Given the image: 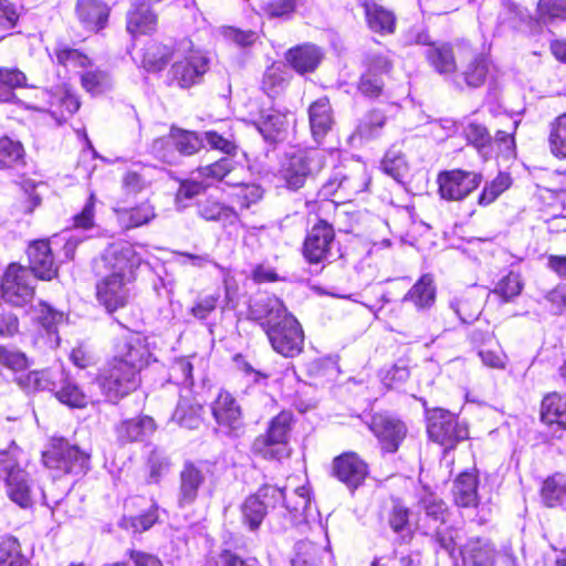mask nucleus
Listing matches in <instances>:
<instances>
[{
	"label": "nucleus",
	"instance_id": "4",
	"mask_svg": "<svg viewBox=\"0 0 566 566\" xmlns=\"http://www.w3.org/2000/svg\"><path fill=\"white\" fill-rule=\"evenodd\" d=\"M140 258L134 247L128 242H114L109 244L98 259L94 261L96 275H114L135 280V269Z\"/></svg>",
	"mask_w": 566,
	"mask_h": 566
},
{
	"label": "nucleus",
	"instance_id": "52",
	"mask_svg": "<svg viewBox=\"0 0 566 566\" xmlns=\"http://www.w3.org/2000/svg\"><path fill=\"white\" fill-rule=\"evenodd\" d=\"M23 146L9 137L0 138V168H11L23 160Z\"/></svg>",
	"mask_w": 566,
	"mask_h": 566
},
{
	"label": "nucleus",
	"instance_id": "7",
	"mask_svg": "<svg viewBox=\"0 0 566 566\" xmlns=\"http://www.w3.org/2000/svg\"><path fill=\"white\" fill-rule=\"evenodd\" d=\"M203 145V138L197 133L172 127L169 135L157 138L151 145V153L163 163L175 165L178 156L174 148L182 156L198 153Z\"/></svg>",
	"mask_w": 566,
	"mask_h": 566
},
{
	"label": "nucleus",
	"instance_id": "42",
	"mask_svg": "<svg viewBox=\"0 0 566 566\" xmlns=\"http://www.w3.org/2000/svg\"><path fill=\"white\" fill-rule=\"evenodd\" d=\"M490 70L489 60L482 55H474L462 71V77L468 86L479 87L485 80Z\"/></svg>",
	"mask_w": 566,
	"mask_h": 566
},
{
	"label": "nucleus",
	"instance_id": "27",
	"mask_svg": "<svg viewBox=\"0 0 566 566\" xmlns=\"http://www.w3.org/2000/svg\"><path fill=\"white\" fill-rule=\"evenodd\" d=\"M255 126L269 143H277L285 138L289 122L286 115L277 109L262 112Z\"/></svg>",
	"mask_w": 566,
	"mask_h": 566
},
{
	"label": "nucleus",
	"instance_id": "28",
	"mask_svg": "<svg viewBox=\"0 0 566 566\" xmlns=\"http://www.w3.org/2000/svg\"><path fill=\"white\" fill-rule=\"evenodd\" d=\"M430 66L441 75H451L457 71V61L451 44L437 42L426 50Z\"/></svg>",
	"mask_w": 566,
	"mask_h": 566
},
{
	"label": "nucleus",
	"instance_id": "64",
	"mask_svg": "<svg viewBox=\"0 0 566 566\" xmlns=\"http://www.w3.org/2000/svg\"><path fill=\"white\" fill-rule=\"evenodd\" d=\"M233 168L234 161L229 157H223L211 165L200 167L198 172L202 177L221 180L228 176Z\"/></svg>",
	"mask_w": 566,
	"mask_h": 566
},
{
	"label": "nucleus",
	"instance_id": "39",
	"mask_svg": "<svg viewBox=\"0 0 566 566\" xmlns=\"http://www.w3.org/2000/svg\"><path fill=\"white\" fill-rule=\"evenodd\" d=\"M171 56L172 51L169 46L153 42L144 49L142 63L148 72H159L167 65Z\"/></svg>",
	"mask_w": 566,
	"mask_h": 566
},
{
	"label": "nucleus",
	"instance_id": "1",
	"mask_svg": "<svg viewBox=\"0 0 566 566\" xmlns=\"http://www.w3.org/2000/svg\"><path fill=\"white\" fill-rule=\"evenodd\" d=\"M250 315L260 322L276 353L294 357L302 352L304 333L301 324L280 298L273 295L258 296L250 304Z\"/></svg>",
	"mask_w": 566,
	"mask_h": 566
},
{
	"label": "nucleus",
	"instance_id": "57",
	"mask_svg": "<svg viewBox=\"0 0 566 566\" xmlns=\"http://www.w3.org/2000/svg\"><path fill=\"white\" fill-rule=\"evenodd\" d=\"M511 186V178L507 174H499L490 184H488L479 197V203L488 206L494 202L499 196Z\"/></svg>",
	"mask_w": 566,
	"mask_h": 566
},
{
	"label": "nucleus",
	"instance_id": "13",
	"mask_svg": "<svg viewBox=\"0 0 566 566\" xmlns=\"http://www.w3.org/2000/svg\"><path fill=\"white\" fill-rule=\"evenodd\" d=\"M209 60L199 51L189 50L181 59H177L171 69V80L181 88L191 87L201 82L208 71Z\"/></svg>",
	"mask_w": 566,
	"mask_h": 566
},
{
	"label": "nucleus",
	"instance_id": "10",
	"mask_svg": "<svg viewBox=\"0 0 566 566\" xmlns=\"http://www.w3.org/2000/svg\"><path fill=\"white\" fill-rule=\"evenodd\" d=\"M427 431L432 441L446 449H452L468 438V429L458 422L454 415L443 409H436L429 415Z\"/></svg>",
	"mask_w": 566,
	"mask_h": 566
},
{
	"label": "nucleus",
	"instance_id": "29",
	"mask_svg": "<svg viewBox=\"0 0 566 566\" xmlns=\"http://www.w3.org/2000/svg\"><path fill=\"white\" fill-rule=\"evenodd\" d=\"M114 212L118 224L125 230L147 224L156 217L155 208L148 201L132 208H114Z\"/></svg>",
	"mask_w": 566,
	"mask_h": 566
},
{
	"label": "nucleus",
	"instance_id": "23",
	"mask_svg": "<svg viewBox=\"0 0 566 566\" xmlns=\"http://www.w3.org/2000/svg\"><path fill=\"white\" fill-rule=\"evenodd\" d=\"M461 555L464 566H494L495 563V547L488 538L468 539Z\"/></svg>",
	"mask_w": 566,
	"mask_h": 566
},
{
	"label": "nucleus",
	"instance_id": "16",
	"mask_svg": "<svg viewBox=\"0 0 566 566\" xmlns=\"http://www.w3.org/2000/svg\"><path fill=\"white\" fill-rule=\"evenodd\" d=\"M217 423L228 433L239 436L243 429L242 411L234 397L221 391L211 406Z\"/></svg>",
	"mask_w": 566,
	"mask_h": 566
},
{
	"label": "nucleus",
	"instance_id": "62",
	"mask_svg": "<svg viewBox=\"0 0 566 566\" xmlns=\"http://www.w3.org/2000/svg\"><path fill=\"white\" fill-rule=\"evenodd\" d=\"M27 76L19 69L0 67V90L7 88V97L11 95V91L19 87H25Z\"/></svg>",
	"mask_w": 566,
	"mask_h": 566
},
{
	"label": "nucleus",
	"instance_id": "5",
	"mask_svg": "<svg viewBox=\"0 0 566 566\" xmlns=\"http://www.w3.org/2000/svg\"><path fill=\"white\" fill-rule=\"evenodd\" d=\"M0 479L4 480L8 497L22 509L33 505V488L29 474L10 452L0 453Z\"/></svg>",
	"mask_w": 566,
	"mask_h": 566
},
{
	"label": "nucleus",
	"instance_id": "63",
	"mask_svg": "<svg viewBox=\"0 0 566 566\" xmlns=\"http://www.w3.org/2000/svg\"><path fill=\"white\" fill-rule=\"evenodd\" d=\"M0 363L14 371L23 370L29 366V360L24 353L4 346H0Z\"/></svg>",
	"mask_w": 566,
	"mask_h": 566
},
{
	"label": "nucleus",
	"instance_id": "3",
	"mask_svg": "<svg viewBox=\"0 0 566 566\" xmlns=\"http://www.w3.org/2000/svg\"><path fill=\"white\" fill-rule=\"evenodd\" d=\"M97 382L105 398L116 403L135 391L140 382V375L127 365L108 360L99 370Z\"/></svg>",
	"mask_w": 566,
	"mask_h": 566
},
{
	"label": "nucleus",
	"instance_id": "11",
	"mask_svg": "<svg viewBox=\"0 0 566 566\" xmlns=\"http://www.w3.org/2000/svg\"><path fill=\"white\" fill-rule=\"evenodd\" d=\"M439 193L449 201H460L474 191L482 181L481 174L453 169L438 175Z\"/></svg>",
	"mask_w": 566,
	"mask_h": 566
},
{
	"label": "nucleus",
	"instance_id": "53",
	"mask_svg": "<svg viewBox=\"0 0 566 566\" xmlns=\"http://www.w3.org/2000/svg\"><path fill=\"white\" fill-rule=\"evenodd\" d=\"M286 86V78L281 66L272 65L266 69L262 78V90L270 96L279 95Z\"/></svg>",
	"mask_w": 566,
	"mask_h": 566
},
{
	"label": "nucleus",
	"instance_id": "61",
	"mask_svg": "<svg viewBox=\"0 0 566 566\" xmlns=\"http://www.w3.org/2000/svg\"><path fill=\"white\" fill-rule=\"evenodd\" d=\"M259 500L265 504L266 510H275L276 507H283V502L286 500V493L284 489L264 484L255 493Z\"/></svg>",
	"mask_w": 566,
	"mask_h": 566
},
{
	"label": "nucleus",
	"instance_id": "55",
	"mask_svg": "<svg viewBox=\"0 0 566 566\" xmlns=\"http://www.w3.org/2000/svg\"><path fill=\"white\" fill-rule=\"evenodd\" d=\"M56 61L59 64L69 69L86 70L92 65L87 55L78 50L71 48H60L55 51Z\"/></svg>",
	"mask_w": 566,
	"mask_h": 566
},
{
	"label": "nucleus",
	"instance_id": "59",
	"mask_svg": "<svg viewBox=\"0 0 566 566\" xmlns=\"http://www.w3.org/2000/svg\"><path fill=\"white\" fill-rule=\"evenodd\" d=\"M311 504L310 493L305 486L296 488L283 502V509L291 514H304Z\"/></svg>",
	"mask_w": 566,
	"mask_h": 566
},
{
	"label": "nucleus",
	"instance_id": "25",
	"mask_svg": "<svg viewBox=\"0 0 566 566\" xmlns=\"http://www.w3.org/2000/svg\"><path fill=\"white\" fill-rule=\"evenodd\" d=\"M322 57L319 48L308 43L292 48L286 53V61L300 74L314 72Z\"/></svg>",
	"mask_w": 566,
	"mask_h": 566
},
{
	"label": "nucleus",
	"instance_id": "14",
	"mask_svg": "<svg viewBox=\"0 0 566 566\" xmlns=\"http://www.w3.org/2000/svg\"><path fill=\"white\" fill-rule=\"evenodd\" d=\"M335 239L332 224L319 220L308 231L304 244L303 255L310 263H323L331 256V247Z\"/></svg>",
	"mask_w": 566,
	"mask_h": 566
},
{
	"label": "nucleus",
	"instance_id": "15",
	"mask_svg": "<svg viewBox=\"0 0 566 566\" xmlns=\"http://www.w3.org/2000/svg\"><path fill=\"white\" fill-rule=\"evenodd\" d=\"M369 428L379 440L381 448L386 452L390 453L398 450L407 434L405 423L396 417L387 413L374 415L369 423Z\"/></svg>",
	"mask_w": 566,
	"mask_h": 566
},
{
	"label": "nucleus",
	"instance_id": "9",
	"mask_svg": "<svg viewBox=\"0 0 566 566\" xmlns=\"http://www.w3.org/2000/svg\"><path fill=\"white\" fill-rule=\"evenodd\" d=\"M33 276L30 271L15 263L10 264L1 281V296L13 306H24L34 296Z\"/></svg>",
	"mask_w": 566,
	"mask_h": 566
},
{
	"label": "nucleus",
	"instance_id": "21",
	"mask_svg": "<svg viewBox=\"0 0 566 566\" xmlns=\"http://www.w3.org/2000/svg\"><path fill=\"white\" fill-rule=\"evenodd\" d=\"M390 61L381 54L367 56V71L361 75L358 90L368 97H377L384 87L382 75L390 71Z\"/></svg>",
	"mask_w": 566,
	"mask_h": 566
},
{
	"label": "nucleus",
	"instance_id": "8",
	"mask_svg": "<svg viewBox=\"0 0 566 566\" xmlns=\"http://www.w3.org/2000/svg\"><path fill=\"white\" fill-rule=\"evenodd\" d=\"M325 165V154L321 149L312 148L298 150L291 155L284 166L283 177L292 190L305 185L308 178L315 177Z\"/></svg>",
	"mask_w": 566,
	"mask_h": 566
},
{
	"label": "nucleus",
	"instance_id": "43",
	"mask_svg": "<svg viewBox=\"0 0 566 566\" xmlns=\"http://www.w3.org/2000/svg\"><path fill=\"white\" fill-rule=\"evenodd\" d=\"M243 523L248 525L251 531L260 527L263 518L269 513L262 500H259L256 494L250 495L241 505Z\"/></svg>",
	"mask_w": 566,
	"mask_h": 566
},
{
	"label": "nucleus",
	"instance_id": "48",
	"mask_svg": "<svg viewBox=\"0 0 566 566\" xmlns=\"http://www.w3.org/2000/svg\"><path fill=\"white\" fill-rule=\"evenodd\" d=\"M25 558L20 543L12 536L0 538V566H22Z\"/></svg>",
	"mask_w": 566,
	"mask_h": 566
},
{
	"label": "nucleus",
	"instance_id": "6",
	"mask_svg": "<svg viewBox=\"0 0 566 566\" xmlns=\"http://www.w3.org/2000/svg\"><path fill=\"white\" fill-rule=\"evenodd\" d=\"M42 459L45 467L74 475L85 474L90 468V454L64 439H54Z\"/></svg>",
	"mask_w": 566,
	"mask_h": 566
},
{
	"label": "nucleus",
	"instance_id": "30",
	"mask_svg": "<svg viewBox=\"0 0 566 566\" xmlns=\"http://www.w3.org/2000/svg\"><path fill=\"white\" fill-rule=\"evenodd\" d=\"M29 315L32 321L38 322L48 333L51 343L59 344V336L56 335L57 325L64 319L63 312L54 310L48 303L39 302L36 305H32Z\"/></svg>",
	"mask_w": 566,
	"mask_h": 566
},
{
	"label": "nucleus",
	"instance_id": "38",
	"mask_svg": "<svg viewBox=\"0 0 566 566\" xmlns=\"http://www.w3.org/2000/svg\"><path fill=\"white\" fill-rule=\"evenodd\" d=\"M541 496L544 504L548 507L562 504L566 497V474L555 473L548 476L543 482Z\"/></svg>",
	"mask_w": 566,
	"mask_h": 566
},
{
	"label": "nucleus",
	"instance_id": "20",
	"mask_svg": "<svg viewBox=\"0 0 566 566\" xmlns=\"http://www.w3.org/2000/svg\"><path fill=\"white\" fill-rule=\"evenodd\" d=\"M29 268L31 275L43 281H50L57 275V265L48 240H38L28 248Z\"/></svg>",
	"mask_w": 566,
	"mask_h": 566
},
{
	"label": "nucleus",
	"instance_id": "44",
	"mask_svg": "<svg viewBox=\"0 0 566 566\" xmlns=\"http://www.w3.org/2000/svg\"><path fill=\"white\" fill-rule=\"evenodd\" d=\"M409 515L410 512L407 506L398 500L392 501V506L388 513V523L391 530L397 534H401L405 541L411 538Z\"/></svg>",
	"mask_w": 566,
	"mask_h": 566
},
{
	"label": "nucleus",
	"instance_id": "40",
	"mask_svg": "<svg viewBox=\"0 0 566 566\" xmlns=\"http://www.w3.org/2000/svg\"><path fill=\"white\" fill-rule=\"evenodd\" d=\"M463 134L470 145H472L484 157L490 155L493 148L492 136L488 128L479 123L471 122L464 129Z\"/></svg>",
	"mask_w": 566,
	"mask_h": 566
},
{
	"label": "nucleus",
	"instance_id": "45",
	"mask_svg": "<svg viewBox=\"0 0 566 566\" xmlns=\"http://www.w3.org/2000/svg\"><path fill=\"white\" fill-rule=\"evenodd\" d=\"M548 145L555 157L566 158V112L551 124Z\"/></svg>",
	"mask_w": 566,
	"mask_h": 566
},
{
	"label": "nucleus",
	"instance_id": "33",
	"mask_svg": "<svg viewBox=\"0 0 566 566\" xmlns=\"http://www.w3.org/2000/svg\"><path fill=\"white\" fill-rule=\"evenodd\" d=\"M541 417L547 424H557L566 429V395L552 392L544 397Z\"/></svg>",
	"mask_w": 566,
	"mask_h": 566
},
{
	"label": "nucleus",
	"instance_id": "50",
	"mask_svg": "<svg viewBox=\"0 0 566 566\" xmlns=\"http://www.w3.org/2000/svg\"><path fill=\"white\" fill-rule=\"evenodd\" d=\"M537 18L542 23L566 21V0H539Z\"/></svg>",
	"mask_w": 566,
	"mask_h": 566
},
{
	"label": "nucleus",
	"instance_id": "36",
	"mask_svg": "<svg viewBox=\"0 0 566 566\" xmlns=\"http://www.w3.org/2000/svg\"><path fill=\"white\" fill-rule=\"evenodd\" d=\"M49 95L50 113L60 125L80 108L78 98L66 91L60 90L55 93H49Z\"/></svg>",
	"mask_w": 566,
	"mask_h": 566
},
{
	"label": "nucleus",
	"instance_id": "60",
	"mask_svg": "<svg viewBox=\"0 0 566 566\" xmlns=\"http://www.w3.org/2000/svg\"><path fill=\"white\" fill-rule=\"evenodd\" d=\"M169 380L185 387L192 386V364L187 358L176 359L169 369Z\"/></svg>",
	"mask_w": 566,
	"mask_h": 566
},
{
	"label": "nucleus",
	"instance_id": "54",
	"mask_svg": "<svg viewBox=\"0 0 566 566\" xmlns=\"http://www.w3.org/2000/svg\"><path fill=\"white\" fill-rule=\"evenodd\" d=\"M523 283L518 273L510 272L507 275L502 277L493 290V293L499 295L504 302H509L512 298L521 294Z\"/></svg>",
	"mask_w": 566,
	"mask_h": 566
},
{
	"label": "nucleus",
	"instance_id": "56",
	"mask_svg": "<svg viewBox=\"0 0 566 566\" xmlns=\"http://www.w3.org/2000/svg\"><path fill=\"white\" fill-rule=\"evenodd\" d=\"M305 0H269L262 10L270 18H290Z\"/></svg>",
	"mask_w": 566,
	"mask_h": 566
},
{
	"label": "nucleus",
	"instance_id": "2",
	"mask_svg": "<svg viewBox=\"0 0 566 566\" xmlns=\"http://www.w3.org/2000/svg\"><path fill=\"white\" fill-rule=\"evenodd\" d=\"M293 422L290 411H282L269 423L265 433L255 438L252 452L265 460H282L290 455L289 434Z\"/></svg>",
	"mask_w": 566,
	"mask_h": 566
},
{
	"label": "nucleus",
	"instance_id": "34",
	"mask_svg": "<svg viewBox=\"0 0 566 566\" xmlns=\"http://www.w3.org/2000/svg\"><path fill=\"white\" fill-rule=\"evenodd\" d=\"M155 422L150 417H140L123 421L117 427L118 439L123 442L143 440L155 431Z\"/></svg>",
	"mask_w": 566,
	"mask_h": 566
},
{
	"label": "nucleus",
	"instance_id": "31",
	"mask_svg": "<svg viewBox=\"0 0 566 566\" xmlns=\"http://www.w3.org/2000/svg\"><path fill=\"white\" fill-rule=\"evenodd\" d=\"M368 27L377 33L389 34L395 30L396 19L391 11L374 1L363 3Z\"/></svg>",
	"mask_w": 566,
	"mask_h": 566
},
{
	"label": "nucleus",
	"instance_id": "24",
	"mask_svg": "<svg viewBox=\"0 0 566 566\" xmlns=\"http://www.w3.org/2000/svg\"><path fill=\"white\" fill-rule=\"evenodd\" d=\"M76 14L86 29L98 31L107 23L109 8L99 0H78Z\"/></svg>",
	"mask_w": 566,
	"mask_h": 566
},
{
	"label": "nucleus",
	"instance_id": "26",
	"mask_svg": "<svg viewBox=\"0 0 566 566\" xmlns=\"http://www.w3.org/2000/svg\"><path fill=\"white\" fill-rule=\"evenodd\" d=\"M311 132L315 140H321L332 129L333 111L327 97H321L308 107Z\"/></svg>",
	"mask_w": 566,
	"mask_h": 566
},
{
	"label": "nucleus",
	"instance_id": "51",
	"mask_svg": "<svg viewBox=\"0 0 566 566\" xmlns=\"http://www.w3.org/2000/svg\"><path fill=\"white\" fill-rule=\"evenodd\" d=\"M385 174L398 182H402L408 175V164L400 151L388 150L381 161Z\"/></svg>",
	"mask_w": 566,
	"mask_h": 566
},
{
	"label": "nucleus",
	"instance_id": "18",
	"mask_svg": "<svg viewBox=\"0 0 566 566\" xmlns=\"http://www.w3.org/2000/svg\"><path fill=\"white\" fill-rule=\"evenodd\" d=\"M333 471L340 482L354 491L364 483L368 474V467L356 453L347 452L335 458Z\"/></svg>",
	"mask_w": 566,
	"mask_h": 566
},
{
	"label": "nucleus",
	"instance_id": "19",
	"mask_svg": "<svg viewBox=\"0 0 566 566\" xmlns=\"http://www.w3.org/2000/svg\"><path fill=\"white\" fill-rule=\"evenodd\" d=\"M205 481L206 473L200 464L190 461L185 462L179 473L178 507L185 509L192 505Z\"/></svg>",
	"mask_w": 566,
	"mask_h": 566
},
{
	"label": "nucleus",
	"instance_id": "46",
	"mask_svg": "<svg viewBox=\"0 0 566 566\" xmlns=\"http://www.w3.org/2000/svg\"><path fill=\"white\" fill-rule=\"evenodd\" d=\"M321 547L308 541H301L294 546L291 557L292 566H319Z\"/></svg>",
	"mask_w": 566,
	"mask_h": 566
},
{
	"label": "nucleus",
	"instance_id": "41",
	"mask_svg": "<svg viewBox=\"0 0 566 566\" xmlns=\"http://www.w3.org/2000/svg\"><path fill=\"white\" fill-rule=\"evenodd\" d=\"M198 213L207 221H228L232 223L237 219V213L232 208L212 198H207L198 203Z\"/></svg>",
	"mask_w": 566,
	"mask_h": 566
},
{
	"label": "nucleus",
	"instance_id": "49",
	"mask_svg": "<svg viewBox=\"0 0 566 566\" xmlns=\"http://www.w3.org/2000/svg\"><path fill=\"white\" fill-rule=\"evenodd\" d=\"M81 84L86 92L97 95L111 87V78L109 75L102 70H88L87 67L81 74Z\"/></svg>",
	"mask_w": 566,
	"mask_h": 566
},
{
	"label": "nucleus",
	"instance_id": "32",
	"mask_svg": "<svg viewBox=\"0 0 566 566\" xmlns=\"http://www.w3.org/2000/svg\"><path fill=\"white\" fill-rule=\"evenodd\" d=\"M403 301L412 303L418 310L430 308L436 301V286L430 274L422 275L405 295Z\"/></svg>",
	"mask_w": 566,
	"mask_h": 566
},
{
	"label": "nucleus",
	"instance_id": "22",
	"mask_svg": "<svg viewBox=\"0 0 566 566\" xmlns=\"http://www.w3.org/2000/svg\"><path fill=\"white\" fill-rule=\"evenodd\" d=\"M64 379V370L62 368H49L43 370L30 371L18 378V384L27 391L54 392L60 388Z\"/></svg>",
	"mask_w": 566,
	"mask_h": 566
},
{
	"label": "nucleus",
	"instance_id": "35",
	"mask_svg": "<svg viewBox=\"0 0 566 566\" xmlns=\"http://www.w3.org/2000/svg\"><path fill=\"white\" fill-rule=\"evenodd\" d=\"M453 496L459 506H475L478 504L476 475L470 472L461 473L453 483Z\"/></svg>",
	"mask_w": 566,
	"mask_h": 566
},
{
	"label": "nucleus",
	"instance_id": "17",
	"mask_svg": "<svg viewBox=\"0 0 566 566\" xmlns=\"http://www.w3.org/2000/svg\"><path fill=\"white\" fill-rule=\"evenodd\" d=\"M151 353L139 335H130L123 338L116 346V354L112 358L120 364L127 365L140 375V371L148 366Z\"/></svg>",
	"mask_w": 566,
	"mask_h": 566
},
{
	"label": "nucleus",
	"instance_id": "47",
	"mask_svg": "<svg viewBox=\"0 0 566 566\" xmlns=\"http://www.w3.org/2000/svg\"><path fill=\"white\" fill-rule=\"evenodd\" d=\"M54 395L62 403H65L70 407L83 408L87 403V398L84 392L77 387L76 384L72 382L65 374L60 388L54 391Z\"/></svg>",
	"mask_w": 566,
	"mask_h": 566
},
{
	"label": "nucleus",
	"instance_id": "12",
	"mask_svg": "<svg viewBox=\"0 0 566 566\" xmlns=\"http://www.w3.org/2000/svg\"><path fill=\"white\" fill-rule=\"evenodd\" d=\"M98 276L96 297L99 304L109 313L125 307L132 297L130 284L134 280L105 274Z\"/></svg>",
	"mask_w": 566,
	"mask_h": 566
},
{
	"label": "nucleus",
	"instance_id": "58",
	"mask_svg": "<svg viewBox=\"0 0 566 566\" xmlns=\"http://www.w3.org/2000/svg\"><path fill=\"white\" fill-rule=\"evenodd\" d=\"M386 124V116L379 111L368 113L357 127V132L363 138H375Z\"/></svg>",
	"mask_w": 566,
	"mask_h": 566
},
{
	"label": "nucleus",
	"instance_id": "37",
	"mask_svg": "<svg viewBox=\"0 0 566 566\" xmlns=\"http://www.w3.org/2000/svg\"><path fill=\"white\" fill-rule=\"evenodd\" d=\"M202 410L200 403L182 398L179 400L171 419L186 429H197L202 422Z\"/></svg>",
	"mask_w": 566,
	"mask_h": 566
}]
</instances>
